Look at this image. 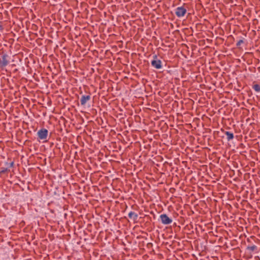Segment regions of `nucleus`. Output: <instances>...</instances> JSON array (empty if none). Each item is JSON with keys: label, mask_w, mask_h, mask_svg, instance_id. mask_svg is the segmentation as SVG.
<instances>
[{"label": "nucleus", "mask_w": 260, "mask_h": 260, "mask_svg": "<svg viewBox=\"0 0 260 260\" xmlns=\"http://www.w3.org/2000/svg\"><path fill=\"white\" fill-rule=\"evenodd\" d=\"M151 66L156 69H160L162 68V62L158 58L157 55L153 56V59L151 62Z\"/></svg>", "instance_id": "nucleus-1"}, {"label": "nucleus", "mask_w": 260, "mask_h": 260, "mask_svg": "<svg viewBox=\"0 0 260 260\" xmlns=\"http://www.w3.org/2000/svg\"><path fill=\"white\" fill-rule=\"evenodd\" d=\"M185 5V4H184L183 6L176 8L175 13L177 17H183L186 13L187 10Z\"/></svg>", "instance_id": "nucleus-2"}, {"label": "nucleus", "mask_w": 260, "mask_h": 260, "mask_svg": "<svg viewBox=\"0 0 260 260\" xmlns=\"http://www.w3.org/2000/svg\"><path fill=\"white\" fill-rule=\"evenodd\" d=\"M48 131L47 129L42 128L39 129L37 133L38 138L40 140H43V142H47Z\"/></svg>", "instance_id": "nucleus-3"}, {"label": "nucleus", "mask_w": 260, "mask_h": 260, "mask_svg": "<svg viewBox=\"0 0 260 260\" xmlns=\"http://www.w3.org/2000/svg\"><path fill=\"white\" fill-rule=\"evenodd\" d=\"M2 59L0 60V68L6 67L9 63V56L7 53L4 52L2 54Z\"/></svg>", "instance_id": "nucleus-4"}, {"label": "nucleus", "mask_w": 260, "mask_h": 260, "mask_svg": "<svg viewBox=\"0 0 260 260\" xmlns=\"http://www.w3.org/2000/svg\"><path fill=\"white\" fill-rule=\"evenodd\" d=\"M161 222L164 225L171 224L173 220L166 214H162L159 216Z\"/></svg>", "instance_id": "nucleus-5"}, {"label": "nucleus", "mask_w": 260, "mask_h": 260, "mask_svg": "<svg viewBox=\"0 0 260 260\" xmlns=\"http://www.w3.org/2000/svg\"><path fill=\"white\" fill-rule=\"evenodd\" d=\"M128 217L135 223L137 221L138 215L135 212L130 211L128 214Z\"/></svg>", "instance_id": "nucleus-6"}, {"label": "nucleus", "mask_w": 260, "mask_h": 260, "mask_svg": "<svg viewBox=\"0 0 260 260\" xmlns=\"http://www.w3.org/2000/svg\"><path fill=\"white\" fill-rule=\"evenodd\" d=\"M91 99V96L90 95H83L81 96L80 99L81 105L82 106H84L87 102L89 101Z\"/></svg>", "instance_id": "nucleus-7"}, {"label": "nucleus", "mask_w": 260, "mask_h": 260, "mask_svg": "<svg viewBox=\"0 0 260 260\" xmlns=\"http://www.w3.org/2000/svg\"><path fill=\"white\" fill-rule=\"evenodd\" d=\"M221 131L223 132L225 135L226 136V140L228 141H230L231 140H233L234 138V134L229 131H224L223 129H221Z\"/></svg>", "instance_id": "nucleus-8"}, {"label": "nucleus", "mask_w": 260, "mask_h": 260, "mask_svg": "<svg viewBox=\"0 0 260 260\" xmlns=\"http://www.w3.org/2000/svg\"><path fill=\"white\" fill-rule=\"evenodd\" d=\"M252 88L257 92H260V85L258 84L253 85Z\"/></svg>", "instance_id": "nucleus-9"}, {"label": "nucleus", "mask_w": 260, "mask_h": 260, "mask_svg": "<svg viewBox=\"0 0 260 260\" xmlns=\"http://www.w3.org/2000/svg\"><path fill=\"white\" fill-rule=\"evenodd\" d=\"M257 248V246L255 245H253L252 246H248L247 247V249L249 250H250L251 251H253L255 250H256Z\"/></svg>", "instance_id": "nucleus-10"}, {"label": "nucleus", "mask_w": 260, "mask_h": 260, "mask_svg": "<svg viewBox=\"0 0 260 260\" xmlns=\"http://www.w3.org/2000/svg\"><path fill=\"white\" fill-rule=\"evenodd\" d=\"M7 171H8V168L2 167L0 169V174H4L6 172H7Z\"/></svg>", "instance_id": "nucleus-11"}, {"label": "nucleus", "mask_w": 260, "mask_h": 260, "mask_svg": "<svg viewBox=\"0 0 260 260\" xmlns=\"http://www.w3.org/2000/svg\"><path fill=\"white\" fill-rule=\"evenodd\" d=\"M244 43V41L243 40H239L237 43H236V46L237 47H239L240 46Z\"/></svg>", "instance_id": "nucleus-12"}, {"label": "nucleus", "mask_w": 260, "mask_h": 260, "mask_svg": "<svg viewBox=\"0 0 260 260\" xmlns=\"http://www.w3.org/2000/svg\"><path fill=\"white\" fill-rule=\"evenodd\" d=\"M6 164L8 166H9V168H12L14 166V162L12 161L10 164H8V162H6Z\"/></svg>", "instance_id": "nucleus-13"}, {"label": "nucleus", "mask_w": 260, "mask_h": 260, "mask_svg": "<svg viewBox=\"0 0 260 260\" xmlns=\"http://www.w3.org/2000/svg\"><path fill=\"white\" fill-rule=\"evenodd\" d=\"M254 259H255V260H260V258H259V257L258 256H255V257H254Z\"/></svg>", "instance_id": "nucleus-14"}]
</instances>
